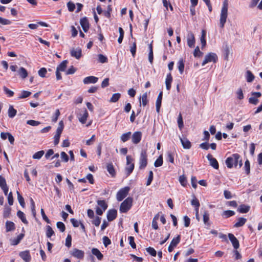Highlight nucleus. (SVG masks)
I'll return each mask as SVG.
<instances>
[{
    "label": "nucleus",
    "mask_w": 262,
    "mask_h": 262,
    "mask_svg": "<svg viewBox=\"0 0 262 262\" xmlns=\"http://www.w3.org/2000/svg\"><path fill=\"white\" fill-rule=\"evenodd\" d=\"M226 164L228 168H231L233 167H241L243 163L241 156L238 154H234L226 160Z\"/></svg>",
    "instance_id": "f257e3e1"
},
{
    "label": "nucleus",
    "mask_w": 262,
    "mask_h": 262,
    "mask_svg": "<svg viewBox=\"0 0 262 262\" xmlns=\"http://www.w3.org/2000/svg\"><path fill=\"white\" fill-rule=\"evenodd\" d=\"M227 16L228 4L227 2H225L223 3L220 14V26L221 28H224L225 24L226 22Z\"/></svg>",
    "instance_id": "f03ea898"
},
{
    "label": "nucleus",
    "mask_w": 262,
    "mask_h": 262,
    "mask_svg": "<svg viewBox=\"0 0 262 262\" xmlns=\"http://www.w3.org/2000/svg\"><path fill=\"white\" fill-rule=\"evenodd\" d=\"M133 199L131 197L127 198L120 205L119 211L121 213L127 212L132 207Z\"/></svg>",
    "instance_id": "7ed1b4c3"
},
{
    "label": "nucleus",
    "mask_w": 262,
    "mask_h": 262,
    "mask_svg": "<svg viewBox=\"0 0 262 262\" xmlns=\"http://www.w3.org/2000/svg\"><path fill=\"white\" fill-rule=\"evenodd\" d=\"M147 164V155L146 150H142L139 158V168L144 169Z\"/></svg>",
    "instance_id": "20e7f679"
},
{
    "label": "nucleus",
    "mask_w": 262,
    "mask_h": 262,
    "mask_svg": "<svg viewBox=\"0 0 262 262\" xmlns=\"http://www.w3.org/2000/svg\"><path fill=\"white\" fill-rule=\"evenodd\" d=\"M64 128V124L62 121L59 122L58 127L56 129V134L54 137V143L55 145L59 143L60 135Z\"/></svg>",
    "instance_id": "39448f33"
},
{
    "label": "nucleus",
    "mask_w": 262,
    "mask_h": 262,
    "mask_svg": "<svg viewBox=\"0 0 262 262\" xmlns=\"http://www.w3.org/2000/svg\"><path fill=\"white\" fill-rule=\"evenodd\" d=\"M133 159L130 156H126V166L125 167V171L127 176L130 174L134 169V163L133 162Z\"/></svg>",
    "instance_id": "423d86ee"
},
{
    "label": "nucleus",
    "mask_w": 262,
    "mask_h": 262,
    "mask_svg": "<svg viewBox=\"0 0 262 262\" xmlns=\"http://www.w3.org/2000/svg\"><path fill=\"white\" fill-rule=\"evenodd\" d=\"M129 190L130 188L128 186L120 189L116 195V198L118 201L120 202L122 201L127 196Z\"/></svg>",
    "instance_id": "0eeeda50"
},
{
    "label": "nucleus",
    "mask_w": 262,
    "mask_h": 262,
    "mask_svg": "<svg viewBox=\"0 0 262 262\" xmlns=\"http://www.w3.org/2000/svg\"><path fill=\"white\" fill-rule=\"evenodd\" d=\"M217 56L215 53L212 52L209 53L205 56L204 60H203L202 64L203 66H204L208 62H216L217 60Z\"/></svg>",
    "instance_id": "6e6552de"
},
{
    "label": "nucleus",
    "mask_w": 262,
    "mask_h": 262,
    "mask_svg": "<svg viewBox=\"0 0 262 262\" xmlns=\"http://www.w3.org/2000/svg\"><path fill=\"white\" fill-rule=\"evenodd\" d=\"M252 97H250L249 99V102L250 104L253 105H256L259 102L258 98L261 97V94L260 92H252L251 93Z\"/></svg>",
    "instance_id": "1a4fd4ad"
},
{
    "label": "nucleus",
    "mask_w": 262,
    "mask_h": 262,
    "mask_svg": "<svg viewBox=\"0 0 262 262\" xmlns=\"http://www.w3.org/2000/svg\"><path fill=\"white\" fill-rule=\"evenodd\" d=\"M88 116V112L85 109L81 110L77 115V117L78 118L79 122H81L82 124L85 123Z\"/></svg>",
    "instance_id": "9d476101"
},
{
    "label": "nucleus",
    "mask_w": 262,
    "mask_h": 262,
    "mask_svg": "<svg viewBox=\"0 0 262 262\" xmlns=\"http://www.w3.org/2000/svg\"><path fill=\"white\" fill-rule=\"evenodd\" d=\"M187 45L190 48H193L195 45V37L194 35L191 32H189L187 36Z\"/></svg>",
    "instance_id": "9b49d317"
},
{
    "label": "nucleus",
    "mask_w": 262,
    "mask_h": 262,
    "mask_svg": "<svg viewBox=\"0 0 262 262\" xmlns=\"http://www.w3.org/2000/svg\"><path fill=\"white\" fill-rule=\"evenodd\" d=\"M71 255L78 259H82L84 256V252L83 251L79 250L78 249H73L71 253Z\"/></svg>",
    "instance_id": "f8f14e48"
},
{
    "label": "nucleus",
    "mask_w": 262,
    "mask_h": 262,
    "mask_svg": "<svg viewBox=\"0 0 262 262\" xmlns=\"http://www.w3.org/2000/svg\"><path fill=\"white\" fill-rule=\"evenodd\" d=\"M71 56L79 59L82 56V50L80 48H77L76 49H72L70 51Z\"/></svg>",
    "instance_id": "ddd939ff"
},
{
    "label": "nucleus",
    "mask_w": 262,
    "mask_h": 262,
    "mask_svg": "<svg viewBox=\"0 0 262 262\" xmlns=\"http://www.w3.org/2000/svg\"><path fill=\"white\" fill-rule=\"evenodd\" d=\"M207 158L209 161L210 165L215 169H219V163L217 160L209 154L207 156Z\"/></svg>",
    "instance_id": "4468645a"
},
{
    "label": "nucleus",
    "mask_w": 262,
    "mask_h": 262,
    "mask_svg": "<svg viewBox=\"0 0 262 262\" xmlns=\"http://www.w3.org/2000/svg\"><path fill=\"white\" fill-rule=\"evenodd\" d=\"M142 138V133L141 132H135L132 135V140L134 144H138Z\"/></svg>",
    "instance_id": "2eb2a0df"
},
{
    "label": "nucleus",
    "mask_w": 262,
    "mask_h": 262,
    "mask_svg": "<svg viewBox=\"0 0 262 262\" xmlns=\"http://www.w3.org/2000/svg\"><path fill=\"white\" fill-rule=\"evenodd\" d=\"M19 256L26 262H29L31 259L29 250H25L19 252Z\"/></svg>",
    "instance_id": "dca6fc26"
},
{
    "label": "nucleus",
    "mask_w": 262,
    "mask_h": 262,
    "mask_svg": "<svg viewBox=\"0 0 262 262\" xmlns=\"http://www.w3.org/2000/svg\"><path fill=\"white\" fill-rule=\"evenodd\" d=\"M228 237H229L230 241L232 243V244L234 248L235 249H238L239 246V242H238V240L237 239V238L235 237V236L232 233H229L228 234Z\"/></svg>",
    "instance_id": "f3484780"
},
{
    "label": "nucleus",
    "mask_w": 262,
    "mask_h": 262,
    "mask_svg": "<svg viewBox=\"0 0 262 262\" xmlns=\"http://www.w3.org/2000/svg\"><path fill=\"white\" fill-rule=\"evenodd\" d=\"M117 215V211L115 209H111L107 211V219L108 221H112L115 220Z\"/></svg>",
    "instance_id": "a211bd4d"
},
{
    "label": "nucleus",
    "mask_w": 262,
    "mask_h": 262,
    "mask_svg": "<svg viewBox=\"0 0 262 262\" xmlns=\"http://www.w3.org/2000/svg\"><path fill=\"white\" fill-rule=\"evenodd\" d=\"M98 78L93 76H90L85 77L83 79V82L85 84L90 83H95L97 82Z\"/></svg>",
    "instance_id": "6ab92c4d"
},
{
    "label": "nucleus",
    "mask_w": 262,
    "mask_h": 262,
    "mask_svg": "<svg viewBox=\"0 0 262 262\" xmlns=\"http://www.w3.org/2000/svg\"><path fill=\"white\" fill-rule=\"evenodd\" d=\"M183 147L184 149H189L191 146V142L186 138L180 137Z\"/></svg>",
    "instance_id": "aec40b11"
},
{
    "label": "nucleus",
    "mask_w": 262,
    "mask_h": 262,
    "mask_svg": "<svg viewBox=\"0 0 262 262\" xmlns=\"http://www.w3.org/2000/svg\"><path fill=\"white\" fill-rule=\"evenodd\" d=\"M172 81V77L170 73L167 74L165 79L166 88L167 91H169L171 89V84Z\"/></svg>",
    "instance_id": "412c9836"
},
{
    "label": "nucleus",
    "mask_w": 262,
    "mask_h": 262,
    "mask_svg": "<svg viewBox=\"0 0 262 262\" xmlns=\"http://www.w3.org/2000/svg\"><path fill=\"white\" fill-rule=\"evenodd\" d=\"M162 95L163 93L161 92L158 96V98L156 102V111L157 113H159L160 111V108L161 106L162 100Z\"/></svg>",
    "instance_id": "4be33fe9"
},
{
    "label": "nucleus",
    "mask_w": 262,
    "mask_h": 262,
    "mask_svg": "<svg viewBox=\"0 0 262 262\" xmlns=\"http://www.w3.org/2000/svg\"><path fill=\"white\" fill-rule=\"evenodd\" d=\"M80 25L84 32H87L89 28V24L86 19L84 17L80 19Z\"/></svg>",
    "instance_id": "5701e85b"
},
{
    "label": "nucleus",
    "mask_w": 262,
    "mask_h": 262,
    "mask_svg": "<svg viewBox=\"0 0 262 262\" xmlns=\"http://www.w3.org/2000/svg\"><path fill=\"white\" fill-rule=\"evenodd\" d=\"M92 253L96 256L97 259L99 260L102 259L103 257V254L101 253L99 249L96 248H93L92 249Z\"/></svg>",
    "instance_id": "b1692460"
},
{
    "label": "nucleus",
    "mask_w": 262,
    "mask_h": 262,
    "mask_svg": "<svg viewBox=\"0 0 262 262\" xmlns=\"http://www.w3.org/2000/svg\"><path fill=\"white\" fill-rule=\"evenodd\" d=\"M249 210L250 206L246 205H241L238 207L237 209V211L241 213H247Z\"/></svg>",
    "instance_id": "393cba45"
},
{
    "label": "nucleus",
    "mask_w": 262,
    "mask_h": 262,
    "mask_svg": "<svg viewBox=\"0 0 262 262\" xmlns=\"http://www.w3.org/2000/svg\"><path fill=\"white\" fill-rule=\"evenodd\" d=\"M15 229V224L13 222L7 221L6 223V230L7 232L13 231Z\"/></svg>",
    "instance_id": "a878e982"
},
{
    "label": "nucleus",
    "mask_w": 262,
    "mask_h": 262,
    "mask_svg": "<svg viewBox=\"0 0 262 262\" xmlns=\"http://www.w3.org/2000/svg\"><path fill=\"white\" fill-rule=\"evenodd\" d=\"M206 31L202 30L201 31V36L200 37V41L202 44V48H203L206 45Z\"/></svg>",
    "instance_id": "bb28decb"
},
{
    "label": "nucleus",
    "mask_w": 262,
    "mask_h": 262,
    "mask_svg": "<svg viewBox=\"0 0 262 262\" xmlns=\"http://www.w3.org/2000/svg\"><path fill=\"white\" fill-rule=\"evenodd\" d=\"M68 61L67 60L62 61L57 67L56 70L59 71H64L67 67Z\"/></svg>",
    "instance_id": "cd10ccee"
},
{
    "label": "nucleus",
    "mask_w": 262,
    "mask_h": 262,
    "mask_svg": "<svg viewBox=\"0 0 262 262\" xmlns=\"http://www.w3.org/2000/svg\"><path fill=\"white\" fill-rule=\"evenodd\" d=\"M17 216L21 220L23 223L27 225L28 224V222L26 218V215L25 213L21 211H18L17 212Z\"/></svg>",
    "instance_id": "c85d7f7f"
},
{
    "label": "nucleus",
    "mask_w": 262,
    "mask_h": 262,
    "mask_svg": "<svg viewBox=\"0 0 262 262\" xmlns=\"http://www.w3.org/2000/svg\"><path fill=\"white\" fill-rule=\"evenodd\" d=\"M24 236V234H19L16 238H14L11 241V244L12 245H17L19 243L20 241L23 238Z\"/></svg>",
    "instance_id": "c756f323"
},
{
    "label": "nucleus",
    "mask_w": 262,
    "mask_h": 262,
    "mask_svg": "<svg viewBox=\"0 0 262 262\" xmlns=\"http://www.w3.org/2000/svg\"><path fill=\"white\" fill-rule=\"evenodd\" d=\"M255 77L252 73L248 70L246 73V78L248 82H251L253 81Z\"/></svg>",
    "instance_id": "7c9ffc66"
},
{
    "label": "nucleus",
    "mask_w": 262,
    "mask_h": 262,
    "mask_svg": "<svg viewBox=\"0 0 262 262\" xmlns=\"http://www.w3.org/2000/svg\"><path fill=\"white\" fill-rule=\"evenodd\" d=\"M247 220L244 217H239L238 220L237 222L234 224L235 227H240L243 226L245 223L246 222Z\"/></svg>",
    "instance_id": "2f4dec72"
},
{
    "label": "nucleus",
    "mask_w": 262,
    "mask_h": 262,
    "mask_svg": "<svg viewBox=\"0 0 262 262\" xmlns=\"http://www.w3.org/2000/svg\"><path fill=\"white\" fill-rule=\"evenodd\" d=\"M191 204L195 207V211L199 209L200 202L194 196H193V199L191 201Z\"/></svg>",
    "instance_id": "473e14b6"
},
{
    "label": "nucleus",
    "mask_w": 262,
    "mask_h": 262,
    "mask_svg": "<svg viewBox=\"0 0 262 262\" xmlns=\"http://www.w3.org/2000/svg\"><path fill=\"white\" fill-rule=\"evenodd\" d=\"M132 133L130 132H128L127 133L123 134L120 137L121 140L123 142H125L128 141L130 138Z\"/></svg>",
    "instance_id": "72a5a7b5"
},
{
    "label": "nucleus",
    "mask_w": 262,
    "mask_h": 262,
    "mask_svg": "<svg viewBox=\"0 0 262 262\" xmlns=\"http://www.w3.org/2000/svg\"><path fill=\"white\" fill-rule=\"evenodd\" d=\"M18 73L20 76L23 79L26 78L28 76V72L27 70L23 67H21L19 69Z\"/></svg>",
    "instance_id": "f704fd0d"
},
{
    "label": "nucleus",
    "mask_w": 262,
    "mask_h": 262,
    "mask_svg": "<svg viewBox=\"0 0 262 262\" xmlns=\"http://www.w3.org/2000/svg\"><path fill=\"white\" fill-rule=\"evenodd\" d=\"M97 202L99 206L98 207L103 209V210H106L107 208V205L104 200H98Z\"/></svg>",
    "instance_id": "c9c22d12"
},
{
    "label": "nucleus",
    "mask_w": 262,
    "mask_h": 262,
    "mask_svg": "<svg viewBox=\"0 0 262 262\" xmlns=\"http://www.w3.org/2000/svg\"><path fill=\"white\" fill-rule=\"evenodd\" d=\"M178 67L180 74H182L184 70V63L182 59L179 60L178 62Z\"/></svg>",
    "instance_id": "e433bc0d"
},
{
    "label": "nucleus",
    "mask_w": 262,
    "mask_h": 262,
    "mask_svg": "<svg viewBox=\"0 0 262 262\" xmlns=\"http://www.w3.org/2000/svg\"><path fill=\"white\" fill-rule=\"evenodd\" d=\"M16 110L12 106H10L8 110V116L10 118H13L16 114Z\"/></svg>",
    "instance_id": "4c0bfd02"
},
{
    "label": "nucleus",
    "mask_w": 262,
    "mask_h": 262,
    "mask_svg": "<svg viewBox=\"0 0 262 262\" xmlns=\"http://www.w3.org/2000/svg\"><path fill=\"white\" fill-rule=\"evenodd\" d=\"M46 229V236L48 238H51V237L54 234V231L50 226H47Z\"/></svg>",
    "instance_id": "58836bf2"
},
{
    "label": "nucleus",
    "mask_w": 262,
    "mask_h": 262,
    "mask_svg": "<svg viewBox=\"0 0 262 262\" xmlns=\"http://www.w3.org/2000/svg\"><path fill=\"white\" fill-rule=\"evenodd\" d=\"M181 236L180 235H178L176 237H174L172 239L170 243V245L176 247L178 244L180 242Z\"/></svg>",
    "instance_id": "ea45409f"
},
{
    "label": "nucleus",
    "mask_w": 262,
    "mask_h": 262,
    "mask_svg": "<svg viewBox=\"0 0 262 262\" xmlns=\"http://www.w3.org/2000/svg\"><path fill=\"white\" fill-rule=\"evenodd\" d=\"M235 94L237 98L239 100H242L244 98L243 92L241 88H239L237 90Z\"/></svg>",
    "instance_id": "a19ab883"
},
{
    "label": "nucleus",
    "mask_w": 262,
    "mask_h": 262,
    "mask_svg": "<svg viewBox=\"0 0 262 262\" xmlns=\"http://www.w3.org/2000/svg\"><path fill=\"white\" fill-rule=\"evenodd\" d=\"M31 94V93L30 92H29V91H23L21 92V94L19 95V96L18 97V98L19 99H24V98L28 97Z\"/></svg>",
    "instance_id": "79ce46f5"
},
{
    "label": "nucleus",
    "mask_w": 262,
    "mask_h": 262,
    "mask_svg": "<svg viewBox=\"0 0 262 262\" xmlns=\"http://www.w3.org/2000/svg\"><path fill=\"white\" fill-rule=\"evenodd\" d=\"M107 170L109 173L112 176L115 174V171L113 165L112 163H109L107 165Z\"/></svg>",
    "instance_id": "37998d69"
},
{
    "label": "nucleus",
    "mask_w": 262,
    "mask_h": 262,
    "mask_svg": "<svg viewBox=\"0 0 262 262\" xmlns=\"http://www.w3.org/2000/svg\"><path fill=\"white\" fill-rule=\"evenodd\" d=\"M209 214L207 211H205L203 214V222L205 225H210L209 223Z\"/></svg>",
    "instance_id": "c03bdc74"
},
{
    "label": "nucleus",
    "mask_w": 262,
    "mask_h": 262,
    "mask_svg": "<svg viewBox=\"0 0 262 262\" xmlns=\"http://www.w3.org/2000/svg\"><path fill=\"white\" fill-rule=\"evenodd\" d=\"M45 152L43 150H40L35 152L32 156L34 159H40L44 155Z\"/></svg>",
    "instance_id": "a18cd8bd"
},
{
    "label": "nucleus",
    "mask_w": 262,
    "mask_h": 262,
    "mask_svg": "<svg viewBox=\"0 0 262 262\" xmlns=\"http://www.w3.org/2000/svg\"><path fill=\"white\" fill-rule=\"evenodd\" d=\"M147 98V93H145L144 94H143L142 95L141 98H140V103L142 102V104L143 106H145L148 102Z\"/></svg>",
    "instance_id": "49530a36"
},
{
    "label": "nucleus",
    "mask_w": 262,
    "mask_h": 262,
    "mask_svg": "<svg viewBox=\"0 0 262 262\" xmlns=\"http://www.w3.org/2000/svg\"><path fill=\"white\" fill-rule=\"evenodd\" d=\"M163 164V158L162 156H160L159 158L155 161L154 166L156 167H158L162 166Z\"/></svg>",
    "instance_id": "de8ad7c7"
},
{
    "label": "nucleus",
    "mask_w": 262,
    "mask_h": 262,
    "mask_svg": "<svg viewBox=\"0 0 262 262\" xmlns=\"http://www.w3.org/2000/svg\"><path fill=\"white\" fill-rule=\"evenodd\" d=\"M17 195L19 203L20 204L21 207H23V208L25 207V203L23 197L21 196V195L19 193L18 191H17Z\"/></svg>",
    "instance_id": "09e8293b"
},
{
    "label": "nucleus",
    "mask_w": 262,
    "mask_h": 262,
    "mask_svg": "<svg viewBox=\"0 0 262 262\" xmlns=\"http://www.w3.org/2000/svg\"><path fill=\"white\" fill-rule=\"evenodd\" d=\"M149 52L148 54V60L150 63H152L153 62L154 56H153V51L151 45H149Z\"/></svg>",
    "instance_id": "8fccbe9b"
},
{
    "label": "nucleus",
    "mask_w": 262,
    "mask_h": 262,
    "mask_svg": "<svg viewBox=\"0 0 262 262\" xmlns=\"http://www.w3.org/2000/svg\"><path fill=\"white\" fill-rule=\"evenodd\" d=\"M120 96H121V95L120 93L114 94L110 99V102H117L120 98Z\"/></svg>",
    "instance_id": "3c124183"
},
{
    "label": "nucleus",
    "mask_w": 262,
    "mask_h": 262,
    "mask_svg": "<svg viewBox=\"0 0 262 262\" xmlns=\"http://www.w3.org/2000/svg\"><path fill=\"white\" fill-rule=\"evenodd\" d=\"M244 168L247 174H249L250 172V165L248 160H247L245 162Z\"/></svg>",
    "instance_id": "603ef678"
},
{
    "label": "nucleus",
    "mask_w": 262,
    "mask_h": 262,
    "mask_svg": "<svg viewBox=\"0 0 262 262\" xmlns=\"http://www.w3.org/2000/svg\"><path fill=\"white\" fill-rule=\"evenodd\" d=\"M119 37L118 39V42L119 43H121L124 37V31L123 29L121 27L119 28Z\"/></svg>",
    "instance_id": "864d4df0"
},
{
    "label": "nucleus",
    "mask_w": 262,
    "mask_h": 262,
    "mask_svg": "<svg viewBox=\"0 0 262 262\" xmlns=\"http://www.w3.org/2000/svg\"><path fill=\"white\" fill-rule=\"evenodd\" d=\"M235 214V212L232 210H226L223 212V215L226 218H228L230 216H232Z\"/></svg>",
    "instance_id": "5fc2aeb1"
},
{
    "label": "nucleus",
    "mask_w": 262,
    "mask_h": 262,
    "mask_svg": "<svg viewBox=\"0 0 262 262\" xmlns=\"http://www.w3.org/2000/svg\"><path fill=\"white\" fill-rule=\"evenodd\" d=\"M158 219V215H156L153 219L152 221V227L155 230L158 229V225L157 223V220Z\"/></svg>",
    "instance_id": "6e6d98bb"
},
{
    "label": "nucleus",
    "mask_w": 262,
    "mask_h": 262,
    "mask_svg": "<svg viewBox=\"0 0 262 262\" xmlns=\"http://www.w3.org/2000/svg\"><path fill=\"white\" fill-rule=\"evenodd\" d=\"M153 180V172L152 171H149L148 173V177L146 182V186H149L151 184Z\"/></svg>",
    "instance_id": "4d7b16f0"
},
{
    "label": "nucleus",
    "mask_w": 262,
    "mask_h": 262,
    "mask_svg": "<svg viewBox=\"0 0 262 262\" xmlns=\"http://www.w3.org/2000/svg\"><path fill=\"white\" fill-rule=\"evenodd\" d=\"M57 227L61 232H63L65 231L66 227L64 224L61 222H58L56 224Z\"/></svg>",
    "instance_id": "13d9d810"
},
{
    "label": "nucleus",
    "mask_w": 262,
    "mask_h": 262,
    "mask_svg": "<svg viewBox=\"0 0 262 262\" xmlns=\"http://www.w3.org/2000/svg\"><path fill=\"white\" fill-rule=\"evenodd\" d=\"M179 182L182 186L185 187L187 185V180L184 176H181L179 177Z\"/></svg>",
    "instance_id": "bf43d9fd"
},
{
    "label": "nucleus",
    "mask_w": 262,
    "mask_h": 262,
    "mask_svg": "<svg viewBox=\"0 0 262 262\" xmlns=\"http://www.w3.org/2000/svg\"><path fill=\"white\" fill-rule=\"evenodd\" d=\"M60 113L59 110H56L52 118V121L53 122H56L57 121L58 118L59 116Z\"/></svg>",
    "instance_id": "052dcab7"
},
{
    "label": "nucleus",
    "mask_w": 262,
    "mask_h": 262,
    "mask_svg": "<svg viewBox=\"0 0 262 262\" xmlns=\"http://www.w3.org/2000/svg\"><path fill=\"white\" fill-rule=\"evenodd\" d=\"M178 126L180 129H182L184 126L182 116L181 114H179L178 118Z\"/></svg>",
    "instance_id": "680f3d73"
},
{
    "label": "nucleus",
    "mask_w": 262,
    "mask_h": 262,
    "mask_svg": "<svg viewBox=\"0 0 262 262\" xmlns=\"http://www.w3.org/2000/svg\"><path fill=\"white\" fill-rule=\"evenodd\" d=\"M128 240L129 241V244L132 247V248L135 249L136 248V245L134 241V237L133 236H128Z\"/></svg>",
    "instance_id": "e2e57ef3"
},
{
    "label": "nucleus",
    "mask_w": 262,
    "mask_h": 262,
    "mask_svg": "<svg viewBox=\"0 0 262 262\" xmlns=\"http://www.w3.org/2000/svg\"><path fill=\"white\" fill-rule=\"evenodd\" d=\"M4 91L5 92V94L7 95L8 97H12L14 95V92L9 90L8 88H7L6 86H4L3 88Z\"/></svg>",
    "instance_id": "0e129e2a"
},
{
    "label": "nucleus",
    "mask_w": 262,
    "mask_h": 262,
    "mask_svg": "<svg viewBox=\"0 0 262 262\" xmlns=\"http://www.w3.org/2000/svg\"><path fill=\"white\" fill-rule=\"evenodd\" d=\"M66 246L69 248L72 245V237L71 235H68L66 239Z\"/></svg>",
    "instance_id": "69168bd1"
},
{
    "label": "nucleus",
    "mask_w": 262,
    "mask_h": 262,
    "mask_svg": "<svg viewBox=\"0 0 262 262\" xmlns=\"http://www.w3.org/2000/svg\"><path fill=\"white\" fill-rule=\"evenodd\" d=\"M112 11L111 6L108 5L107 7V10L104 12V16L107 18H110L111 17V13Z\"/></svg>",
    "instance_id": "338daca9"
},
{
    "label": "nucleus",
    "mask_w": 262,
    "mask_h": 262,
    "mask_svg": "<svg viewBox=\"0 0 262 262\" xmlns=\"http://www.w3.org/2000/svg\"><path fill=\"white\" fill-rule=\"evenodd\" d=\"M146 251L152 256H155L156 255V251L152 247H149L146 248Z\"/></svg>",
    "instance_id": "774afa93"
}]
</instances>
